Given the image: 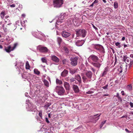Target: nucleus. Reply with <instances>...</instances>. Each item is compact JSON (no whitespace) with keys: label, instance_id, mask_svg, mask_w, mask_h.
<instances>
[{"label":"nucleus","instance_id":"1","mask_svg":"<svg viewBox=\"0 0 133 133\" xmlns=\"http://www.w3.org/2000/svg\"><path fill=\"white\" fill-rule=\"evenodd\" d=\"M76 39H77V37H85L86 35L87 32L84 29H80L77 30L76 31Z\"/></svg>","mask_w":133,"mask_h":133},{"label":"nucleus","instance_id":"2","mask_svg":"<svg viewBox=\"0 0 133 133\" xmlns=\"http://www.w3.org/2000/svg\"><path fill=\"white\" fill-rule=\"evenodd\" d=\"M55 91L58 95H63L65 93V90L63 87L57 85L55 88Z\"/></svg>","mask_w":133,"mask_h":133},{"label":"nucleus","instance_id":"3","mask_svg":"<svg viewBox=\"0 0 133 133\" xmlns=\"http://www.w3.org/2000/svg\"><path fill=\"white\" fill-rule=\"evenodd\" d=\"M63 2V0H54L53 6L54 7L59 8L61 6Z\"/></svg>","mask_w":133,"mask_h":133},{"label":"nucleus","instance_id":"4","mask_svg":"<svg viewBox=\"0 0 133 133\" xmlns=\"http://www.w3.org/2000/svg\"><path fill=\"white\" fill-rule=\"evenodd\" d=\"M101 114H98L94 116H90L89 117V118L91 119V121L95 123L99 119V116Z\"/></svg>","mask_w":133,"mask_h":133},{"label":"nucleus","instance_id":"5","mask_svg":"<svg viewBox=\"0 0 133 133\" xmlns=\"http://www.w3.org/2000/svg\"><path fill=\"white\" fill-rule=\"evenodd\" d=\"M94 48L95 49L99 51L101 53L104 54L105 51L103 47L99 44H96L95 45Z\"/></svg>","mask_w":133,"mask_h":133},{"label":"nucleus","instance_id":"6","mask_svg":"<svg viewBox=\"0 0 133 133\" xmlns=\"http://www.w3.org/2000/svg\"><path fill=\"white\" fill-rule=\"evenodd\" d=\"M17 45V43H15L14 44V45L12 46H11L10 45H9L6 48H5V50L6 52L9 53L11 51L14 50L16 48Z\"/></svg>","mask_w":133,"mask_h":133},{"label":"nucleus","instance_id":"7","mask_svg":"<svg viewBox=\"0 0 133 133\" xmlns=\"http://www.w3.org/2000/svg\"><path fill=\"white\" fill-rule=\"evenodd\" d=\"M89 58L90 61L92 62H97L99 60L98 57L94 55H91Z\"/></svg>","mask_w":133,"mask_h":133},{"label":"nucleus","instance_id":"8","mask_svg":"<svg viewBox=\"0 0 133 133\" xmlns=\"http://www.w3.org/2000/svg\"><path fill=\"white\" fill-rule=\"evenodd\" d=\"M29 107L28 108V110L29 111H36V107L35 105L30 103L28 104Z\"/></svg>","mask_w":133,"mask_h":133},{"label":"nucleus","instance_id":"9","mask_svg":"<svg viewBox=\"0 0 133 133\" xmlns=\"http://www.w3.org/2000/svg\"><path fill=\"white\" fill-rule=\"evenodd\" d=\"M78 59V57H77L71 58L70 60L71 61V65L73 66H75L76 65Z\"/></svg>","mask_w":133,"mask_h":133},{"label":"nucleus","instance_id":"10","mask_svg":"<svg viewBox=\"0 0 133 133\" xmlns=\"http://www.w3.org/2000/svg\"><path fill=\"white\" fill-rule=\"evenodd\" d=\"M38 48L40 52H46L48 51V49L47 48L43 47L41 45L39 46Z\"/></svg>","mask_w":133,"mask_h":133},{"label":"nucleus","instance_id":"11","mask_svg":"<svg viewBox=\"0 0 133 133\" xmlns=\"http://www.w3.org/2000/svg\"><path fill=\"white\" fill-rule=\"evenodd\" d=\"M114 99H116L118 102H122V99L121 96L119 95V94L118 93H116V95H115L113 97Z\"/></svg>","mask_w":133,"mask_h":133},{"label":"nucleus","instance_id":"12","mask_svg":"<svg viewBox=\"0 0 133 133\" xmlns=\"http://www.w3.org/2000/svg\"><path fill=\"white\" fill-rule=\"evenodd\" d=\"M51 60L56 63H58L59 62V58L55 55H51Z\"/></svg>","mask_w":133,"mask_h":133},{"label":"nucleus","instance_id":"13","mask_svg":"<svg viewBox=\"0 0 133 133\" xmlns=\"http://www.w3.org/2000/svg\"><path fill=\"white\" fill-rule=\"evenodd\" d=\"M65 15L63 14V15H61L60 18H59V19L56 22V24L57 25L58 24V23H61L62 22V21H60V20H63L64 19H65V18L66 17L65 16Z\"/></svg>","mask_w":133,"mask_h":133},{"label":"nucleus","instance_id":"14","mask_svg":"<svg viewBox=\"0 0 133 133\" xmlns=\"http://www.w3.org/2000/svg\"><path fill=\"white\" fill-rule=\"evenodd\" d=\"M62 36L65 38H66L69 37L71 35L70 33L66 32L65 30L63 31L62 33Z\"/></svg>","mask_w":133,"mask_h":133},{"label":"nucleus","instance_id":"15","mask_svg":"<svg viewBox=\"0 0 133 133\" xmlns=\"http://www.w3.org/2000/svg\"><path fill=\"white\" fill-rule=\"evenodd\" d=\"M85 41L83 40H78L77 42H76V45L78 46H82L84 43Z\"/></svg>","mask_w":133,"mask_h":133},{"label":"nucleus","instance_id":"16","mask_svg":"<svg viewBox=\"0 0 133 133\" xmlns=\"http://www.w3.org/2000/svg\"><path fill=\"white\" fill-rule=\"evenodd\" d=\"M86 75L89 79V81H90L91 80V78L92 77V72L90 71H88L86 73Z\"/></svg>","mask_w":133,"mask_h":133},{"label":"nucleus","instance_id":"17","mask_svg":"<svg viewBox=\"0 0 133 133\" xmlns=\"http://www.w3.org/2000/svg\"><path fill=\"white\" fill-rule=\"evenodd\" d=\"M92 64L94 66L99 68L101 66V64L97 62H92Z\"/></svg>","mask_w":133,"mask_h":133},{"label":"nucleus","instance_id":"18","mask_svg":"<svg viewBox=\"0 0 133 133\" xmlns=\"http://www.w3.org/2000/svg\"><path fill=\"white\" fill-rule=\"evenodd\" d=\"M64 85L66 90H70V85L68 82H64Z\"/></svg>","mask_w":133,"mask_h":133},{"label":"nucleus","instance_id":"19","mask_svg":"<svg viewBox=\"0 0 133 133\" xmlns=\"http://www.w3.org/2000/svg\"><path fill=\"white\" fill-rule=\"evenodd\" d=\"M73 89L76 93H77L79 92V89L77 85H74L73 86Z\"/></svg>","mask_w":133,"mask_h":133},{"label":"nucleus","instance_id":"20","mask_svg":"<svg viewBox=\"0 0 133 133\" xmlns=\"http://www.w3.org/2000/svg\"><path fill=\"white\" fill-rule=\"evenodd\" d=\"M68 73V70L66 69H64L62 72L61 76L63 77H65L67 75Z\"/></svg>","mask_w":133,"mask_h":133},{"label":"nucleus","instance_id":"21","mask_svg":"<svg viewBox=\"0 0 133 133\" xmlns=\"http://www.w3.org/2000/svg\"><path fill=\"white\" fill-rule=\"evenodd\" d=\"M75 79L77 80L79 83L81 82V76L78 74H77L75 75Z\"/></svg>","mask_w":133,"mask_h":133},{"label":"nucleus","instance_id":"22","mask_svg":"<svg viewBox=\"0 0 133 133\" xmlns=\"http://www.w3.org/2000/svg\"><path fill=\"white\" fill-rule=\"evenodd\" d=\"M56 83L57 85H61L63 84V82L61 80L57 78L56 79Z\"/></svg>","mask_w":133,"mask_h":133},{"label":"nucleus","instance_id":"23","mask_svg":"<svg viewBox=\"0 0 133 133\" xmlns=\"http://www.w3.org/2000/svg\"><path fill=\"white\" fill-rule=\"evenodd\" d=\"M30 75L28 73H25L22 74V76L23 78L26 79L28 78L27 76H29Z\"/></svg>","mask_w":133,"mask_h":133},{"label":"nucleus","instance_id":"24","mask_svg":"<svg viewBox=\"0 0 133 133\" xmlns=\"http://www.w3.org/2000/svg\"><path fill=\"white\" fill-rule=\"evenodd\" d=\"M77 69H77L76 68H75L74 69H70V72L72 74H74L76 72Z\"/></svg>","mask_w":133,"mask_h":133},{"label":"nucleus","instance_id":"25","mask_svg":"<svg viewBox=\"0 0 133 133\" xmlns=\"http://www.w3.org/2000/svg\"><path fill=\"white\" fill-rule=\"evenodd\" d=\"M4 22L5 24H6L8 25L10 24V18L8 19H5Z\"/></svg>","mask_w":133,"mask_h":133},{"label":"nucleus","instance_id":"26","mask_svg":"<svg viewBox=\"0 0 133 133\" xmlns=\"http://www.w3.org/2000/svg\"><path fill=\"white\" fill-rule=\"evenodd\" d=\"M82 78L84 82L85 83L89 81V79L85 76L82 75Z\"/></svg>","mask_w":133,"mask_h":133},{"label":"nucleus","instance_id":"27","mask_svg":"<svg viewBox=\"0 0 133 133\" xmlns=\"http://www.w3.org/2000/svg\"><path fill=\"white\" fill-rule=\"evenodd\" d=\"M43 82L44 85L47 87H48L49 86V82L46 80L44 79L43 81Z\"/></svg>","mask_w":133,"mask_h":133},{"label":"nucleus","instance_id":"28","mask_svg":"<svg viewBox=\"0 0 133 133\" xmlns=\"http://www.w3.org/2000/svg\"><path fill=\"white\" fill-rule=\"evenodd\" d=\"M57 41L59 45H60L62 40L61 38L60 37H58L57 38Z\"/></svg>","mask_w":133,"mask_h":133},{"label":"nucleus","instance_id":"29","mask_svg":"<svg viewBox=\"0 0 133 133\" xmlns=\"http://www.w3.org/2000/svg\"><path fill=\"white\" fill-rule=\"evenodd\" d=\"M51 105V104L50 103H48L44 106V108L45 110H47L48 109V108Z\"/></svg>","mask_w":133,"mask_h":133},{"label":"nucleus","instance_id":"30","mask_svg":"<svg viewBox=\"0 0 133 133\" xmlns=\"http://www.w3.org/2000/svg\"><path fill=\"white\" fill-rule=\"evenodd\" d=\"M30 68V66L29 62L28 61H26L25 63V68L26 69H29Z\"/></svg>","mask_w":133,"mask_h":133},{"label":"nucleus","instance_id":"31","mask_svg":"<svg viewBox=\"0 0 133 133\" xmlns=\"http://www.w3.org/2000/svg\"><path fill=\"white\" fill-rule=\"evenodd\" d=\"M5 14L4 11H2L0 14V16L3 19L4 18Z\"/></svg>","mask_w":133,"mask_h":133},{"label":"nucleus","instance_id":"32","mask_svg":"<svg viewBox=\"0 0 133 133\" xmlns=\"http://www.w3.org/2000/svg\"><path fill=\"white\" fill-rule=\"evenodd\" d=\"M108 71V70L107 69L105 68L103 72L102 75V76L103 77L104 76L106 75L107 74V71Z\"/></svg>","mask_w":133,"mask_h":133},{"label":"nucleus","instance_id":"33","mask_svg":"<svg viewBox=\"0 0 133 133\" xmlns=\"http://www.w3.org/2000/svg\"><path fill=\"white\" fill-rule=\"evenodd\" d=\"M34 73L37 75H39L40 74V72L37 69H35L34 70Z\"/></svg>","mask_w":133,"mask_h":133},{"label":"nucleus","instance_id":"34","mask_svg":"<svg viewBox=\"0 0 133 133\" xmlns=\"http://www.w3.org/2000/svg\"><path fill=\"white\" fill-rule=\"evenodd\" d=\"M132 88V87L131 85H129L127 86V90L130 91H131Z\"/></svg>","mask_w":133,"mask_h":133},{"label":"nucleus","instance_id":"35","mask_svg":"<svg viewBox=\"0 0 133 133\" xmlns=\"http://www.w3.org/2000/svg\"><path fill=\"white\" fill-rule=\"evenodd\" d=\"M41 60L42 62L43 63H47V60L46 59V58L45 57H42L41 58Z\"/></svg>","mask_w":133,"mask_h":133},{"label":"nucleus","instance_id":"36","mask_svg":"<svg viewBox=\"0 0 133 133\" xmlns=\"http://www.w3.org/2000/svg\"><path fill=\"white\" fill-rule=\"evenodd\" d=\"M114 6L115 9H117L118 8V3L116 1L114 2Z\"/></svg>","mask_w":133,"mask_h":133},{"label":"nucleus","instance_id":"37","mask_svg":"<svg viewBox=\"0 0 133 133\" xmlns=\"http://www.w3.org/2000/svg\"><path fill=\"white\" fill-rule=\"evenodd\" d=\"M70 82H74V83H75L76 82V81L75 80V79L73 78H72L70 79L69 80Z\"/></svg>","mask_w":133,"mask_h":133},{"label":"nucleus","instance_id":"38","mask_svg":"<svg viewBox=\"0 0 133 133\" xmlns=\"http://www.w3.org/2000/svg\"><path fill=\"white\" fill-rule=\"evenodd\" d=\"M115 44L116 45V46H117L119 48H121V45L120 43L117 42L115 43Z\"/></svg>","mask_w":133,"mask_h":133},{"label":"nucleus","instance_id":"39","mask_svg":"<svg viewBox=\"0 0 133 133\" xmlns=\"http://www.w3.org/2000/svg\"><path fill=\"white\" fill-rule=\"evenodd\" d=\"M38 114L39 116L42 119V112L41 111H40L39 112Z\"/></svg>","mask_w":133,"mask_h":133},{"label":"nucleus","instance_id":"40","mask_svg":"<svg viewBox=\"0 0 133 133\" xmlns=\"http://www.w3.org/2000/svg\"><path fill=\"white\" fill-rule=\"evenodd\" d=\"M64 49L66 53H68L69 52V50L68 48L66 47H64Z\"/></svg>","mask_w":133,"mask_h":133},{"label":"nucleus","instance_id":"41","mask_svg":"<svg viewBox=\"0 0 133 133\" xmlns=\"http://www.w3.org/2000/svg\"><path fill=\"white\" fill-rule=\"evenodd\" d=\"M106 120L104 121H103L102 122L101 124L100 125V128H101L103 126V125L105 124V123L106 122Z\"/></svg>","mask_w":133,"mask_h":133},{"label":"nucleus","instance_id":"42","mask_svg":"<svg viewBox=\"0 0 133 133\" xmlns=\"http://www.w3.org/2000/svg\"><path fill=\"white\" fill-rule=\"evenodd\" d=\"M131 59H130L129 58H127L126 60L125 61V62L126 63H127L128 64V63H129V61H130V60H131Z\"/></svg>","mask_w":133,"mask_h":133},{"label":"nucleus","instance_id":"43","mask_svg":"<svg viewBox=\"0 0 133 133\" xmlns=\"http://www.w3.org/2000/svg\"><path fill=\"white\" fill-rule=\"evenodd\" d=\"M133 64V61L131 59V60H130V63L129 64V66L130 67V66H131Z\"/></svg>","mask_w":133,"mask_h":133},{"label":"nucleus","instance_id":"44","mask_svg":"<svg viewBox=\"0 0 133 133\" xmlns=\"http://www.w3.org/2000/svg\"><path fill=\"white\" fill-rule=\"evenodd\" d=\"M108 84H107L105 86L102 87V88H103V89H108Z\"/></svg>","mask_w":133,"mask_h":133},{"label":"nucleus","instance_id":"45","mask_svg":"<svg viewBox=\"0 0 133 133\" xmlns=\"http://www.w3.org/2000/svg\"><path fill=\"white\" fill-rule=\"evenodd\" d=\"M93 92H94L93 91H89L87 92H86V93L87 94H90L93 93Z\"/></svg>","mask_w":133,"mask_h":133},{"label":"nucleus","instance_id":"46","mask_svg":"<svg viewBox=\"0 0 133 133\" xmlns=\"http://www.w3.org/2000/svg\"><path fill=\"white\" fill-rule=\"evenodd\" d=\"M127 58L128 57L127 55L124 56L123 57V60L124 61H125Z\"/></svg>","mask_w":133,"mask_h":133},{"label":"nucleus","instance_id":"47","mask_svg":"<svg viewBox=\"0 0 133 133\" xmlns=\"http://www.w3.org/2000/svg\"><path fill=\"white\" fill-rule=\"evenodd\" d=\"M117 57L116 56H115V63H114V65H115L116 64V63L117 61Z\"/></svg>","mask_w":133,"mask_h":133},{"label":"nucleus","instance_id":"48","mask_svg":"<svg viewBox=\"0 0 133 133\" xmlns=\"http://www.w3.org/2000/svg\"><path fill=\"white\" fill-rule=\"evenodd\" d=\"M45 121H46V122L48 123H50L49 121V120H48V118L47 117H46L45 118Z\"/></svg>","mask_w":133,"mask_h":133},{"label":"nucleus","instance_id":"49","mask_svg":"<svg viewBox=\"0 0 133 133\" xmlns=\"http://www.w3.org/2000/svg\"><path fill=\"white\" fill-rule=\"evenodd\" d=\"M130 105L131 108L133 107V103L130 102Z\"/></svg>","mask_w":133,"mask_h":133},{"label":"nucleus","instance_id":"50","mask_svg":"<svg viewBox=\"0 0 133 133\" xmlns=\"http://www.w3.org/2000/svg\"><path fill=\"white\" fill-rule=\"evenodd\" d=\"M121 93L122 94V95L123 96H124L125 95L124 91H121Z\"/></svg>","mask_w":133,"mask_h":133},{"label":"nucleus","instance_id":"51","mask_svg":"<svg viewBox=\"0 0 133 133\" xmlns=\"http://www.w3.org/2000/svg\"><path fill=\"white\" fill-rule=\"evenodd\" d=\"M92 26L93 28L95 29L96 30H98V28L96 27L94 25L92 24Z\"/></svg>","mask_w":133,"mask_h":133},{"label":"nucleus","instance_id":"52","mask_svg":"<svg viewBox=\"0 0 133 133\" xmlns=\"http://www.w3.org/2000/svg\"><path fill=\"white\" fill-rule=\"evenodd\" d=\"M10 6L12 8H14L15 7V4H12L11 5H10Z\"/></svg>","mask_w":133,"mask_h":133},{"label":"nucleus","instance_id":"53","mask_svg":"<svg viewBox=\"0 0 133 133\" xmlns=\"http://www.w3.org/2000/svg\"><path fill=\"white\" fill-rule=\"evenodd\" d=\"M8 18H10L9 16L8 15L6 16L5 17V19H8Z\"/></svg>","mask_w":133,"mask_h":133},{"label":"nucleus","instance_id":"54","mask_svg":"<svg viewBox=\"0 0 133 133\" xmlns=\"http://www.w3.org/2000/svg\"><path fill=\"white\" fill-rule=\"evenodd\" d=\"M93 3L95 4V3H98L97 0H95V1L93 2Z\"/></svg>","mask_w":133,"mask_h":133},{"label":"nucleus","instance_id":"55","mask_svg":"<svg viewBox=\"0 0 133 133\" xmlns=\"http://www.w3.org/2000/svg\"><path fill=\"white\" fill-rule=\"evenodd\" d=\"M26 103L27 104L28 103H29L30 104V101H29V100L28 99V100H26Z\"/></svg>","mask_w":133,"mask_h":133},{"label":"nucleus","instance_id":"56","mask_svg":"<svg viewBox=\"0 0 133 133\" xmlns=\"http://www.w3.org/2000/svg\"><path fill=\"white\" fill-rule=\"evenodd\" d=\"M125 130L126 131V132H129V131L127 129H125Z\"/></svg>","mask_w":133,"mask_h":133},{"label":"nucleus","instance_id":"57","mask_svg":"<svg viewBox=\"0 0 133 133\" xmlns=\"http://www.w3.org/2000/svg\"><path fill=\"white\" fill-rule=\"evenodd\" d=\"M125 37H123L122 38V41H124L125 40Z\"/></svg>","mask_w":133,"mask_h":133},{"label":"nucleus","instance_id":"58","mask_svg":"<svg viewBox=\"0 0 133 133\" xmlns=\"http://www.w3.org/2000/svg\"><path fill=\"white\" fill-rule=\"evenodd\" d=\"M65 59L63 60L62 61V63H63V64H65Z\"/></svg>","mask_w":133,"mask_h":133},{"label":"nucleus","instance_id":"59","mask_svg":"<svg viewBox=\"0 0 133 133\" xmlns=\"http://www.w3.org/2000/svg\"><path fill=\"white\" fill-rule=\"evenodd\" d=\"M127 117V116H126V115H124V116H122L121 117V118H125V117Z\"/></svg>","mask_w":133,"mask_h":133},{"label":"nucleus","instance_id":"60","mask_svg":"<svg viewBox=\"0 0 133 133\" xmlns=\"http://www.w3.org/2000/svg\"><path fill=\"white\" fill-rule=\"evenodd\" d=\"M130 57L131 58H133V54H131L130 55Z\"/></svg>","mask_w":133,"mask_h":133},{"label":"nucleus","instance_id":"61","mask_svg":"<svg viewBox=\"0 0 133 133\" xmlns=\"http://www.w3.org/2000/svg\"><path fill=\"white\" fill-rule=\"evenodd\" d=\"M94 4L93 2L91 4L90 6H94Z\"/></svg>","mask_w":133,"mask_h":133},{"label":"nucleus","instance_id":"62","mask_svg":"<svg viewBox=\"0 0 133 133\" xmlns=\"http://www.w3.org/2000/svg\"><path fill=\"white\" fill-rule=\"evenodd\" d=\"M91 69L93 71V72H95V70L94 69L92 68H91Z\"/></svg>","mask_w":133,"mask_h":133},{"label":"nucleus","instance_id":"63","mask_svg":"<svg viewBox=\"0 0 133 133\" xmlns=\"http://www.w3.org/2000/svg\"><path fill=\"white\" fill-rule=\"evenodd\" d=\"M105 3L107 2V1L106 0H102Z\"/></svg>","mask_w":133,"mask_h":133},{"label":"nucleus","instance_id":"64","mask_svg":"<svg viewBox=\"0 0 133 133\" xmlns=\"http://www.w3.org/2000/svg\"><path fill=\"white\" fill-rule=\"evenodd\" d=\"M75 35V34H72V38H74Z\"/></svg>","mask_w":133,"mask_h":133}]
</instances>
